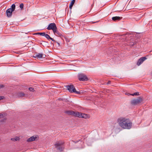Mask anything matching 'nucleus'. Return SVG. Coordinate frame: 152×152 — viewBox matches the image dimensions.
Instances as JSON below:
<instances>
[{"mask_svg":"<svg viewBox=\"0 0 152 152\" xmlns=\"http://www.w3.org/2000/svg\"><path fill=\"white\" fill-rule=\"evenodd\" d=\"M118 125L122 129H130L132 126V123L131 120L127 118L121 117L117 120Z\"/></svg>","mask_w":152,"mask_h":152,"instance_id":"obj_1","label":"nucleus"},{"mask_svg":"<svg viewBox=\"0 0 152 152\" xmlns=\"http://www.w3.org/2000/svg\"><path fill=\"white\" fill-rule=\"evenodd\" d=\"M15 5L14 4H13L12 5L11 8L6 10V12L7 17L10 18L12 16V12L15 10Z\"/></svg>","mask_w":152,"mask_h":152,"instance_id":"obj_2","label":"nucleus"},{"mask_svg":"<svg viewBox=\"0 0 152 152\" xmlns=\"http://www.w3.org/2000/svg\"><path fill=\"white\" fill-rule=\"evenodd\" d=\"M66 87L67 90L70 93H75L77 94H80V92L79 91H76L75 86L72 85H68L66 86Z\"/></svg>","mask_w":152,"mask_h":152,"instance_id":"obj_3","label":"nucleus"},{"mask_svg":"<svg viewBox=\"0 0 152 152\" xmlns=\"http://www.w3.org/2000/svg\"><path fill=\"white\" fill-rule=\"evenodd\" d=\"M64 142L61 141L57 142L55 144V145L57 149L61 152L64 149V148L62 146Z\"/></svg>","mask_w":152,"mask_h":152,"instance_id":"obj_4","label":"nucleus"},{"mask_svg":"<svg viewBox=\"0 0 152 152\" xmlns=\"http://www.w3.org/2000/svg\"><path fill=\"white\" fill-rule=\"evenodd\" d=\"M143 101L142 99L140 97H138L137 99L131 100V102L132 104L135 105L141 103Z\"/></svg>","mask_w":152,"mask_h":152,"instance_id":"obj_5","label":"nucleus"},{"mask_svg":"<svg viewBox=\"0 0 152 152\" xmlns=\"http://www.w3.org/2000/svg\"><path fill=\"white\" fill-rule=\"evenodd\" d=\"M78 77L79 80L80 81H84L88 80L86 76L83 74H79L78 75Z\"/></svg>","mask_w":152,"mask_h":152,"instance_id":"obj_6","label":"nucleus"},{"mask_svg":"<svg viewBox=\"0 0 152 152\" xmlns=\"http://www.w3.org/2000/svg\"><path fill=\"white\" fill-rule=\"evenodd\" d=\"M47 28L49 30H52L53 31L56 29H57L55 23L50 24Z\"/></svg>","mask_w":152,"mask_h":152,"instance_id":"obj_7","label":"nucleus"},{"mask_svg":"<svg viewBox=\"0 0 152 152\" xmlns=\"http://www.w3.org/2000/svg\"><path fill=\"white\" fill-rule=\"evenodd\" d=\"M46 56L45 54L42 53H35L33 56V57L37 59H39L42 58H45Z\"/></svg>","mask_w":152,"mask_h":152,"instance_id":"obj_8","label":"nucleus"},{"mask_svg":"<svg viewBox=\"0 0 152 152\" xmlns=\"http://www.w3.org/2000/svg\"><path fill=\"white\" fill-rule=\"evenodd\" d=\"M146 59L147 58L145 57H143L141 58L138 60L137 64V65L138 66H140Z\"/></svg>","mask_w":152,"mask_h":152,"instance_id":"obj_9","label":"nucleus"},{"mask_svg":"<svg viewBox=\"0 0 152 152\" xmlns=\"http://www.w3.org/2000/svg\"><path fill=\"white\" fill-rule=\"evenodd\" d=\"M37 136H33L28 138L26 140L27 142H30L35 141L38 139Z\"/></svg>","mask_w":152,"mask_h":152,"instance_id":"obj_10","label":"nucleus"},{"mask_svg":"<svg viewBox=\"0 0 152 152\" xmlns=\"http://www.w3.org/2000/svg\"><path fill=\"white\" fill-rule=\"evenodd\" d=\"M65 112L69 115H72L74 116L75 111L72 110H67L65 111Z\"/></svg>","mask_w":152,"mask_h":152,"instance_id":"obj_11","label":"nucleus"},{"mask_svg":"<svg viewBox=\"0 0 152 152\" xmlns=\"http://www.w3.org/2000/svg\"><path fill=\"white\" fill-rule=\"evenodd\" d=\"M82 114V113L79 112H78L75 111L74 116L81 118Z\"/></svg>","mask_w":152,"mask_h":152,"instance_id":"obj_12","label":"nucleus"},{"mask_svg":"<svg viewBox=\"0 0 152 152\" xmlns=\"http://www.w3.org/2000/svg\"><path fill=\"white\" fill-rule=\"evenodd\" d=\"M53 32L54 34L55 35H56L57 36H58L59 37H61V36H62V35L61 32H60L58 31L57 30V29H56L55 30H54L53 31Z\"/></svg>","mask_w":152,"mask_h":152,"instance_id":"obj_13","label":"nucleus"},{"mask_svg":"<svg viewBox=\"0 0 152 152\" xmlns=\"http://www.w3.org/2000/svg\"><path fill=\"white\" fill-rule=\"evenodd\" d=\"M90 117V116L89 115L84 113H82L81 118L88 119Z\"/></svg>","mask_w":152,"mask_h":152,"instance_id":"obj_14","label":"nucleus"},{"mask_svg":"<svg viewBox=\"0 0 152 152\" xmlns=\"http://www.w3.org/2000/svg\"><path fill=\"white\" fill-rule=\"evenodd\" d=\"M122 18L121 17H120L118 16H115L112 17V20L114 21H119Z\"/></svg>","mask_w":152,"mask_h":152,"instance_id":"obj_15","label":"nucleus"},{"mask_svg":"<svg viewBox=\"0 0 152 152\" xmlns=\"http://www.w3.org/2000/svg\"><path fill=\"white\" fill-rule=\"evenodd\" d=\"M17 95L19 98L24 97L26 96V94L23 92H18L17 93Z\"/></svg>","mask_w":152,"mask_h":152,"instance_id":"obj_16","label":"nucleus"},{"mask_svg":"<svg viewBox=\"0 0 152 152\" xmlns=\"http://www.w3.org/2000/svg\"><path fill=\"white\" fill-rule=\"evenodd\" d=\"M11 140L14 141H19L20 140V138L18 137H16L15 138H12L11 139Z\"/></svg>","mask_w":152,"mask_h":152,"instance_id":"obj_17","label":"nucleus"},{"mask_svg":"<svg viewBox=\"0 0 152 152\" xmlns=\"http://www.w3.org/2000/svg\"><path fill=\"white\" fill-rule=\"evenodd\" d=\"M75 2V0H72L71 1V3L69 6V7L70 9H72V6L73 5V4H74Z\"/></svg>","mask_w":152,"mask_h":152,"instance_id":"obj_18","label":"nucleus"},{"mask_svg":"<svg viewBox=\"0 0 152 152\" xmlns=\"http://www.w3.org/2000/svg\"><path fill=\"white\" fill-rule=\"evenodd\" d=\"M43 36L45 37L48 39H49L50 38V37L47 34L45 33Z\"/></svg>","mask_w":152,"mask_h":152,"instance_id":"obj_19","label":"nucleus"},{"mask_svg":"<svg viewBox=\"0 0 152 152\" xmlns=\"http://www.w3.org/2000/svg\"><path fill=\"white\" fill-rule=\"evenodd\" d=\"M136 43L133 42H130L129 45L131 47L133 46Z\"/></svg>","mask_w":152,"mask_h":152,"instance_id":"obj_20","label":"nucleus"},{"mask_svg":"<svg viewBox=\"0 0 152 152\" xmlns=\"http://www.w3.org/2000/svg\"><path fill=\"white\" fill-rule=\"evenodd\" d=\"M20 7L21 10H22L23 8V3L21 4L20 5Z\"/></svg>","mask_w":152,"mask_h":152,"instance_id":"obj_21","label":"nucleus"},{"mask_svg":"<svg viewBox=\"0 0 152 152\" xmlns=\"http://www.w3.org/2000/svg\"><path fill=\"white\" fill-rule=\"evenodd\" d=\"M44 33H45V32H42V33H36V34H39L41 36H43Z\"/></svg>","mask_w":152,"mask_h":152,"instance_id":"obj_22","label":"nucleus"},{"mask_svg":"<svg viewBox=\"0 0 152 152\" xmlns=\"http://www.w3.org/2000/svg\"><path fill=\"white\" fill-rule=\"evenodd\" d=\"M131 95L134 96V95L137 96L139 95V92H135L133 94H131Z\"/></svg>","mask_w":152,"mask_h":152,"instance_id":"obj_23","label":"nucleus"},{"mask_svg":"<svg viewBox=\"0 0 152 152\" xmlns=\"http://www.w3.org/2000/svg\"><path fill=\"white\" fill-rule=\"evenodd\" d=\"M29 90L30 91H33L34 90L33 88L30 87L29 88Z\"/></svg>","mask_w":152,"mask_h":152,"instance_id":"obj_24","label":"nucleus"},{"mask_svg":"<svg viewBox=\"0 0 152 152\" xmlns=\"http://www.w3.org/2000/svg\"><path fill=\"white\" fill-rule=\"evenodd\" d=\"M49 39H51L52 41H53V42H56V41H55V40L51 38V37H50V38Z\"/></svg>","mask_w":152,"mask_h":152,"instance_id":"obj_25","label":"nucleus"},{"mask_svg":"<svg viewBox=\"0 0 152 152\" xmlns=\"http://www.w3.org/2000/svg\"><path fill=\"white\" fill-rule=\"evenodd\" d=\"M4 116L3 114L0 113V118H3Z\"/></svg>","mask_w":152,"mask_h":152,"instance_id":"obj_26","label":"nucleus"},{"mask_svg":"<svg viewBox=\"0 0 152 152\" xmlns=\"http://www.w3.org/2000/svg\"><path fill=\"white\" fill-rule=\"evenodd\" d=\"M4 98V96H0V100L3 99Z\"/></svg>","mask_w":152,"mask_h":152,"instance_id":"obj_27","label":"nucleus"},{"mask_svg":"<svg viewBox=\"0 0 152 152\" xmlns=\"http://www.w3.org/2000/svg\"><path fill=\"white\" fill-rule=\"evenodd\" d=\"M4 87V86L2 85H0V89Z\"/></svg>","mask_w":152,"mask_h":152,"instance_id":"obj_28","label":"nucleus"},{"mask_svg":"<svg viewBox=\"0 0 152 152\" xmlns=\"http://www.w3.org/2000/svg\"><path fill=\"white\" fill-rule=\"evenodd\" d=\"M111 83V82L110 81H109L107 83V84H110Z\"/></svg>","mask_w":152,"mask_h":152,"instance_id":"obj_29","label":"nucleus"},{"mask_svg":"<svg viewBox=\"0 0 152 152\" xmlns=\"http://www.w3.org/2000/svg\"><path fill=\"white\" fill-rule=\"evenodd\" d=\"M57 44H58V45L59 46H60V43L58 42H57Z\"/></svg>","mask_w":152,"mask_h":152,"instance_id":"obj_30","label":"nucleus"},{"mask_svg":"<svg viewBox=\"0 0 152 152\" xmlns=\"http://www.w3.org/2000/svg\"><path fill=\"white\" fill-rule=\"evenodd\" d=\"M78 142V141H76V142L74 141V142H75V143H77V142Z\"/></svg>","mask_w":152,"mask_h":152,"instance_id":"obj_31","label":"nucleus"}]
</instances>
